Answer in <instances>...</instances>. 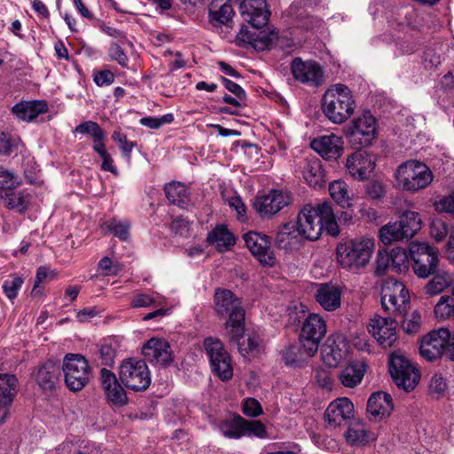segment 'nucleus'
<instances>
[{
	"instance_id": "obj_1",
	"label": "nucleus",
	"mask_w": 454,
	"mask_h": 454,
	"mask_svg": "<svg viewBox=\"0 0 454 454\" xmlns=\"http://www.w3.org/2000/svg\"><path fill=\"white\" fill-rule=\"evenodd\" d=\"M356 101L350 89L342 83L330 86L324 93L321 107L325 117L334 124H342L354 114Z\"/></svg>"
},
{
	"instance_id": "obj_2",
	"label": "nucleus",
	"mask_w": 454,
	"mask_h": 454,
	"mask_svg": "<svg viewBox=\"0 0 454 454\" xmlns=\"http://www.w3.org/2000/svg\"><path fill=\"white\" fill-rule=\"evenodd\" d=\"M214 303L218 316L229 317L224 324L226 332L231 330L232 338L240 336L245 325V310L241 301L231 291L218 289L215 294Z\"/></svg>"
},
{
	"instance_id": "obj_3",
	"label": "nucleus",
	"mask_w": 454,
	"mask_h": 454,
	"mask_svg": "<svg viewBox=\"0 0 454 454\" xmlns=\"http://www.w3.org/2000/svg\"><path fill=\"white\" fill-rule=\"evenodd\" d=\"M374 248V240L362 239L340 243L336 247L338 263L348 270L356 272L369 262Z\"/></svg>"
},
{
	"instance_id": "obj_4",
	"label": "nucleus",
	"mask_w": 454,
	"mask_h": 454,
	"mask_svg": "<svg viewBox=\"0 0 454 454\" xmlns=\"http://www.w3.org/2000/svg\"><path fill=\"white\" fill-rule=\"evenodd\" d=\"M397 184L405 191L416 192L426 188L433 181V174L429 168L416 160L402 163L396 169Z\"/></svg>"
},
{
	"instance_id": "obj_5",
	"label": "nucleus",
	"mask_w": 454,
	"mask_h": 454,
	"mask_svg": "<svg viewBox=\"0 0 454 454\" xmlns=\"http://www.w3.org/2000/svg\"><path fill=\"white\" fill-rule=\"evenodd\" d=\"M62 371L66 386L73 392L82 390L91 377L88 361L80 354H67L63 359Z\"/></svg>"
},
{
	"instance_id": "obj_6",
	"label": "nucleus",
	"mask_w": 454,
	"mask_h": 454,
	"mask_svg": "<svg viewBox=\"0 0 454 454\" xmlns=\"http://www.w3.org/2000/svg\"><path fill=\"white\" fill-rule=\"evenodd\" d=\"M411 267L419 278H428L439 267L436 250L424 242H411L409 246Z\"/></svg>"
},
{
	"instance_id": "obj_7",
	"label": "nucleus",
	"mask_w": 454,
	"mask_h": 454,
	"mask_svg": "<svg viewBox=\"0 0 454 454\" xmlns=\"http://www.w3.org/2000/svg\"><path fill=\"white\" fill-rule=\"evenodd\" d=\"M380 300L384 310L394 317H403L407 313L410 295L403 282L388 279L382 286Z\"/></svg>"
},
{
	"instance_id": "obj_8",
	"label": "nucleus",
	"mask_w": 454,
	"mask_h": 454,
	"mask_svg": "<svg viewBox=\"0 0 454 454\" xmlns=\"http://www.w3.org/2000/svg\"><path fill=\"white\" fill-rule=\"evenodd\" d=\"M120 380L133 391H145L151 384V372L144 360L129 359L120 366Z\"/></svg>"
},
{
	"instance_id": "obj_9",
	"label": "nucleus",
	"mask_w": 454,
	"mask_h": 454,
	"mask_svg": "<svg viewBox=\"0 0 454 454\" xmlns=\"http://www.w3.org/2000/svg\"><path fill=\"white\" fill-rule=\"evenodd\" d=\"M389 372L395 385L410 392L419 381V372L405 356L392 354L389 358Z\"/></svg>"
},
{
	"instance_id": "obj_10",
	"label": "nucleus",
	"mask_w": 454,
	"mask_h": 454,
	"mask_svg": "<svg viewBox=\"0 0 454 454\" xmlns=\"http://www.w3.org/2000/svg\"><path fill=\"white\" fill-rule=\"evenodd\" d=\"M321 203L317 206L305 205L298 214L294 223L299 236L308 240H317L323 231Z\"/></svg>"
},
{
	"instance_id": "obj_11",
	"label": "nucleus",
	"mask_w": 454,
	"mask_h": 454,
	"mask_svg": "<svg viewBox=\"0 0 454 454\" xmlns=\"http://www.w3.org/2000/svg\"><path fill=\"white\" fill-rule=\"evenodd\" d=\"M206 353L209 358L211 368L222 380H229L233 375L231 356L218 339L212 337L204 340Z\"/></svg>"
},
{
	"instance_id": "obj_12",
	"label": "nucleus",
	"mask_w": 454,
	"mask_h": 454,
	"mask_svg": "<svg viewBox=\"0 0 454 454\" xmlns=\"http://www.w3.org/2000/svg\"><path fill=\"white\" fill-rule=\"evenodd\" d=\"M326 333V324L321 316L310 313L303 322L300 341L307 356H313L318 350L319 342Z\"/></svg>"
},
{
	"instance_id": "obj_13",
	"label": "nucleus",
	"mask_w": 454,
	"mask_h": 454,
	"mask_svg": "<svg viewBox=\"0 0 454 454\" xmlns=\"http://www.w3.org/2000/svg\"><path fill=\"white\" fill-rule=\"evenodd\" d=\"M450 340V332L446 327L433 330L425 335L420 343L421 356L429 362L435 361L442 356L446 357V350Z\"/></svg>"
},
{
	"instance_id": "obj_14",
	"label": "nucleus",
	"mask_w": 454,
	"mask_h": 454,
	"mask_svg": "<svg viewBox=\"0 0 454 454\" xmlns=\"http://www.w3.org/2000/svg\"><path fill=\"white\" fill-rule=\"evenodd\" d=\"M398 321L394 317L374 316L368 325V331L384 348H390L397 340L396 326Z\"/></svg>"
},
{
	"instance_id": "obj_15",
	"label": "nucleus",
	"mask_w": 454,
	"mask_h": 454,
	"mask_svg": "<svg viewBox=\"0 0 454 454\" xmlns=\"http://www.w3.org/2000/svg\"><path fill=\"white\" fill-rule=\"evenodd\" d=\"M291 72L294 80L303 84L318 87L324 82V71L321 66L313 60L294 59L291 62Z\"/></svg>"
},
{
	"instance_id": "obj_16",
	"label": "nucleus",
	"mask_w": 454,
	"mask_h": 454,
	"mask_svg": "<svg viewBox=\"0 0 454 454\" xmlns=\"http://www.w3.org/2000/svg\"><path fill=\"white\" fill-rule=\"evenodd\" d=\"M377 134L376 119L367 111L354 121L350 140L355 145L368 146L376 139Z\"/></svg>"
},
{
	"instance_id": "obj_17",
	"label": "nucleus",
	"mask_w": 454,
	"mask_h": 454,
	"mask_svg": "<svg viewBox=\"0 0 454 454\" xmlns=\"http://www.w3.org/2000/svg\"><path fill=\"white\" fill-rule=\"evenodd\" d=\"M243 239L247 247L262 265L273 266L276 263V258L270 248V240L268 236L256 231H249L244 234Z\"/></svg>"
},
{
	"instance_id": "obj_18",
	"label": "nucleus",
	"mask_w": 454,
	"mask_h": 454,
	"mask_svg": "<svg viewBox=\"0 0 454 454\" xmlns=\"http://www.w3.org/2000/svg\"><path fill=\"white\" fill-rule=\"evenodd\" d=\"M346 168L356 180L363 181L370 177L376 166V158L367 151L358 150L346 160Z\"/></svg>"
},
{
	"instance_id": "obj_19",
	"label": "nucleus",
	"mask_w": 454,
	"mask_h": 454,
	"mask_svg": "<svg viewBox=\"0 0 454 454\" xmlns=\"http://www.w3.org/2000/svg\"><path fill=\"white\" fill-rule=\"evenodd\" d=\"M354 405L347 397L337 398L331 402L324 413L327 427L335 428L350 422L353 418Z\"/></svg>"
},
{
	"instance_id": "obj_20",
	"label": "nucleus",
	"mask_w": 454,
	"mask_h": 454,
	"mask_svg": "<svg viewBox=\"0 0 454 454\" xmlns=\"http://www.w3.org/2000/svg\"><path fill=\"white\" fill-rule=\"evenodd\" d=\"M239 12L244 20L256 29L267 25L270 15L266 0H242L239 4Z\"/></svg>"
},
{
	"instance_id": "obj_21",
	"label": "nucleus",
	"mask_w": 454,
	"mask_h": 454,
	"mask_svg": "<svg viewBox=\"0 0 454 454\" xmlns=\"http://www.w3.org/2000/svg\"><path fill=\"white\" fill-rule=\"evenodd\" d=\"M142 353L145 358L153 364L168 366L174 359L170 345L164 339H150L143 347Z\"/></svg>"
},
{
	"instance_id": "obj_22",
	"label": "nucleus",
	"mask_w": 454,
	"mask_h": 454,
	"mask_svg": "<svg viewBox=\"0 0 454 454\" xmlns=\"http://www.w3.org/2000/svg\"><path fill=\"white\" fill-rule=\"evenodd\" d=\"M290 203L287 193L280 191H271L269 194L257 197L254 207L262 217H270Z\"/></svg>"
},
{
	"instance_id": "obj_23",
	"label": "nucleus",
	"mask_w": 454,
	"mask_h": 454,
	"mask_svg": "<svg viewBox=\"0 0 454 454\" xmlns=\"http://www.w3.org/2000/svg\"><path fill=\"white\" fill-rule=\"evenodd\" d=\"M343 145L342 138L334 134L318 137L310 143L311 148L327 160L339 159L344 151Z\"/></svg>"
},
{
	"instance_id": "obj_24",
	"label": "nucleus",
	"mask_w": 454,
	"mask_h": 454,
	"mask_svg": "<svg viewBox=\"0 0 454 454\" xmlns=\"http://www.w3.org/2000/svg\"><path fill=\"white\" fill-rule=\"evenodd\" d=\"M18 392V379L14 374L0 373V424L9 415L10 407Z\"/></svg>"
},
{
	"instance_id": "obj_25",
	"label": "nucleus",
	"mask_w": 454,
	"mask_h": 454,
	"mask_svg": "<svg viewBox=\"0 0 454 454\" xmlns=\"http://www.w3.org/2000/svg\"><path fill=\"white\" fill-rule=\"evenodd\" d=\"M278 39V32L272 30L266 31H250L242 27L237 35V40L250 44L255 51H262L272 47Z\"/></svg>"
},
{
	"instance_id": "obj_26",
	"label": "nucleus",
	"mask_w": 454,
	"mask_h": 454,
	"mask_svg": "<svg viewBox=\"0 0 454 454\" xmlns=\"http://www.w3.org/2000/svg\"><path fill=\"white\" fill-rule=\"evenodd\" d=\"M316 301L326 311H334L340 307L341 291L332 283L317 284Z\"/></svg>"
},
{
	"instance_id": "obj_27",
	"label": "nucleus",
	"mask_w": 454,
	"mask_h": 454,
	"mask_svg": "<svg viewBox=\"0 0 454 454\" xmlns=\"http://www.w3.org/2000/svg\"><path fill=\"white\" fill-rule=\"evenodd\" d=\"M101 383L108 401L119 406L127 403L126 391L118 382L114 373L106 368L101 369Z\"/></svg>"
},
{
	"instance_id": "obj_28",
	"label": "nucleus",
	"mask_w": 454,
	"mask_h": 454,
	"mask_svg": "<svg viewBox=\"0 0 454 454\" xmlns=\"http://www.w3.org/2000/svg\"><path fill=\"white\" fill-rule=\"evenodd\" d=\"M394 409L392 396L386 392H375L367 402V413L375 421L389 416Z\"/></svg>"
},
{
	"instance_id": "obj_29",
	"label": "nucleus",
	"mask_w": 454,
	"mask_h": 454,
	"mask_svg": "<svg viewBox=\"0 0 454 454\" xmlns=\"http://www.w3.org/2000/svg\"><path fill=\"white\" fill-rule=\"evenodd\" d=\"M302 176L306 183L315 189L324 187L327 182L322 161L316 157L306 160Z\"/></svg>"
},
{
	"instance_id": "obj_30",
	"label": "nucleus",
	"mask_w": 454,
	"mask_h": 454,
	"mask_svg": "<svg viewBox=\"0 0 454 454\" xmlns=\"http://www.w3.org/2000/svg\"><path fill=\"white\" fill-rule=\"evenodd\" d=\"M60 374V366L53 361H47L38 367L35 379L42 389L51 390L59 382Z\"/></svg>"
},
{
	"instance_id": "obj_31",
	"label": "nucleus",
	"mask_w": 454,
	"mask_h": 454,
	"mask_svg": "<svg viewBox=\"0 0 454 454\" xmlns=\"http://www.w3.org/2000/svg\"><path fill=\"white\" fill-rule=\"evenodd\" d=\"M234 11L229 2L215 0L209 5L208 19L214 27L228 26L232 21Z\"/></svg>"
},
{
	"instance_id": "obj_32",
	"label": "nucleus",
	"mask_w": 454,
	"mask_h": 454,
	"mask_svg": "<svg viewBox=\"0 0 454 454\" xmlns=\"http://www.w3.org/2000/svg\"><path fill=\"white\" fill-rule=\"evenodd\" d=\"M12 113L22 121H30L48 111L45 101H22L12 106Z\"/></svg>"
},
{
	"instance_id": "obj_33",
	"label": "nucleus",
	"mask_w": 454,
	"mask_h": 454,
	"mask_svg": "<svg viewBox=\"0 0 454 454\" xmlns=\"http://www.w3.org/2000/svg\"><path fill=\"white\" fill-rule=\"evenodd\" d=\"M347 350L343 342L338 343L335 340L327 339L321 348L323 362L329 367H336L345 358Z\"/></svg>"
},
{
	"instance_id": "obj_34",
	"label": "nucleus",
	"mask_w": 454,
	"mask_h": 454,
	"mask_svg": "<svg viewBox=\"0 0 454 454\" xmlns=\"http://www.w3.org/2000/svg\"><path fill=\"white\" fill-rule=\"evenodd\" d=\"M347 442L352 446L364 445L375 439L373 434L368 431L359 419H352L344 434Z\"/></svg>"
},
{
	"instance_id": "obj_35",
	"label": "nucleus",
	"mask_w": 454,
	"mask_h": 454,
	"mask_svg": "<svg viewBox=\"0 0 454 454\" xmlns=\"http://www.w3.org/2000/svg\"><path fill=\"white\" fill-rule=\"evenodd\" d=\"M207 239L221 253L231 250L236 242L233 234L225 225H217L208 233Z\"/></svg>"
},
{
	"instance_id": "obj_36",
	"label": "nucleus",
	"mask_w": 454,
	"mask_h": 454,
	"mask_svg": "<svg viewBox=\"0 0 454 454\" xmlns=\"http://www.w3.org/2000/svg\"><path fill=\"white\" fill-rule=\"evenodd\" d=\"M430 277L432 278L424 286L426 294L430 296L440 294L453 283L452 276L449 272L440 270L439 267Z\"/></svg>"
},
{
	"instance_id": "obj_37",
	"label": "nucleus",
	"mask_w": 454,
	"mask_h": 454,
	"mask_svg": "<svg viewBox=\"0 0 454 454\" xmlns=\"http://www.w3.org/2000/svg\"><path fill=\"white\" fill-rule=\"evenodd\" d=\"M390 25L399 30H403L405 27L419 29L423 25V19L415 9L405 8L390 20Z\"/></svg>"
},
{
	"instance_id": "obj_38",
	"label": "nucleus",
	"mask_w": 454,
	"mask_h": 454,
	"mask_svg": "<svg viewBox=\"0 0 454 454\" xmlns=\"http://www.w3.org/2000/svg\"><path fill=\"white\" fill-rule=\"evenodd\" d=\"M364 374V364L351 363L339 374L340 382L347 387H354L361 382Z\"/></svg>"
},
{
	"instance_id": "obj_39",
	"label": "nucleus",
	"mask_w": 454,
	"mask_h": 454,
	"mask_svg": "<svg viewBox=\"0 0 454 454\" xmlns=\"http://www.w3.org/2000/svg\"><path fill=\"white\" fill-rule=\"evenodd\" d=\"M167 199L173 204L184 207L188 203V191L185 184L180 182H171L164 187Z\"/></svg>"
},
{
	"instance_id": "obj_40",
	"label": "nucleus",
	"mask_w": 454,
	"mask_h": 454,
	"mask_svg": "<svg viewBox=\"0 0 454 454\" xmlns=\"http://www.w3.org/2000/svg\"><path fill=\"white\" fill-rule=\"evenodd\" d=\"M245 419L235 415L231 419L223 420L219 424V430L227 438L239 439L244 436Z\"/></svg>"
},
{
	"instance_id": "obj_41",
	"label": "nucleus",
	"mask_w": 454,
	"mask_h": 454,
	"mask_svg": "<svg viewBox=\"0 0 454 454\" xmlns=\"http://www.w3.org/2000/svg\"><path fill=\"white\" fill-rule=\"evenodd\" d=\"M403 231L399 221L389 223L380 228V239L386 245L395 241L409 240V237H406Z\"/></svg>"
},
{
	"instance_id": "obj_42",
	"label": "nucleus",
	"mask_w": 454,
	"mask_h": 454,
	"mask_svg": "<svg viewBox=\"0 0 454 454\" xmlns=\"http://www.w3.org/2000/svg\"><path fill=\"white\" fill-rule=\"evenodd\" d=\"M0 196L8 208L16 209L19 212H23L29 201L27 194L22 192H14L13 189L4 191Z\"/></svg>"
},
{
	"instance_id": "obj_43",
	"label": "nucleus",
	"mask_w": 454,
	"mask_h": 454,
	"mask_svg": "<svg viewBox=\"0 0 454 454\" xmlns=\"http://www.w3.org/2000/svg\"><path fill=\"white\" fill-rule=\"evenodd\" d=\"M398 221L409 239H411L421 229V217L418 212L404 211Z\"/></svg>"
},
{
	"instance_id": "obj_44",
	"label": "nucleus",
	"mask_w": 454,
	"mask_h": 454,
	"mask_svg": "<svg viewBox=\"0 0 454 454\" xmlns=\"http://www.w3.org/2000/svg\"><path fill=\"white\" fill-rule=\"evenodd\" d=\"M321 216L323 222V230L327 234L336 237L340 233L339 225L334 218L333 209L329 202L321 203Z\"/></svg>"
},
{
	"instance_id": "obj_45",
	"label": "nucleus",
	"mask_w": 454,
	"mask_h": 454,
	"mask_svg": "<svg viewBox=\"0 0 454 454\" xmlns=\"http://www.w3.org/2000/svg\"><path fill=\"white\" fill-rule=\"evenodd\" d=\"M299 234L294 223H285L278 231L275 239V244L278 248L286 249L291 247L293 239Z\"/></svg>"
},
{
	"instance_id": "obj_46",
	"label": "nucleus",
	"mask_w": 454,
	"mask_h": 454,
	"mask_svg": "<svg viewBox=\"0 0 454 454\" xmlns=\"http://www.w3.org/2000/svg\"><path fill=\"white\" fill-rule=\"evenodd\" d=\"M329 192L333 200L342 207L350 206L348 187L345 182L333 181L329 185Z\"/></svg>"
},
{
	"instance_id": "obj_47",
	"label": "nucleus",
	"mask_w": 454,
	"mask_h": 454,
	"mask_svg": "<svg viewBox=\"0 0 454 454\" xmlns=\"http://www.w3.org/2000/svg\"><path fill=\"white\" fill-rule=\"evenodd\" d=\"M282 358L286 365H294L303 361L307 356L304 347L300 344H291L281 351Z\"/></svg>"
},
{
	"instance_id": "obj_48",
	"label": "nucleus",
	"mask_w": 454,
	"mask_h": 454,
	"mask_svg": "<svg viewBox=\"0 0 454 454\" xmlns=\"http://www.w3.org/2000/svg\"><path fill=\"white\" fill-rule=\"evenodd\" d=\"M389 256H391L390 266L392 271L402 273L408 268L407 261L410 254L408 255L404 250L395 247L390 251Z\"/></svg>"
},
{
	"instance_id": "obj_49",
	"label": "nucleus",
	"mask_w": 454,
	"mask_h": 454,
	"mask_svg": "<svg viewBox=\"0 0 454 454\" xmlns=\"http://www.w3.org/2000/svg\"><path fill=\"white\" fill-rule=\"evenodd\" d=\"M110 232L121 240H128L129 237L130 223L129 221L112 219L107 223Z\"/></svg>"
},
{
	"instance_id": "obj_50",
	"label": "nucleus",
	"mask_w": 454,
	"mask_h": 454,
	"mask_svg": "<svg viewBox=\"0 0 454 454\" xmlns=\"http://www.w3.org/2000/svg\"><path fill=\"white\" fill-rule=\"evenodd\" d=\"M244 333H241L240 336L233 337L231 336V330L226 332L227 336L230 340V342L233 345H235L239 351V353L242 356H246L249 352L253 351L258 345L257 341L254 340V338L248 337L247 339V347H244V343H241V339H244Z\"/></svg>"
},
{
	"instance_id": "obj_51",
	"label": "nucleus",
	"mask_w": 454,
	"mask_h": 454,
	"mask_svg": "<svg viewBox=\"0 0 454 454\" xmlns=\"http://www.w3.org/2000/svg\"><path fill=\"white\" fill-rule=\"evenodd\" d=\"M244 435L266 438L268 436L265 426L259 420H247L244 423Z\"/></svg>"
},
{
	"instance_id": "obj_52",
	"label": "nucleus",
	"mask_w": 454,
	"mask_h": 454,
	"mask_svg": "<svg viewBox=\"0 0 454 454\" xmlns=\"http://www.w3.org/2000/svg\"><path fill=\"white\" fill-rule=\"evenodd\" d=\"M452 299L449 295H443L434 307V314L436 317L441 319L450 318L453 316L452 304L450 301Z\"/></svg>"
},
{
	"instance_id": "obj_53",
	"label": "nucleus",
	"mask_w": 454,
	"mask_h": 454,
	"mask_svg": "<svg viewBox=\"0 0 454 454\" xmlns=\"http://www.w3.org/2000/svg\"><path fill=\"white\" fill-rule=\"evenodd\" d=\"M23 278L20 276H14L12 279L5 280L3 284V290L10 300H13L18 295V291L23 284Z\"/></svg>"
},
{
	"instance_id": "obj_54",
	"label": "nucleus",
	"mask_w": 454,
	"mask_h": 454,
	"mask_svg": "<svg viewBox=\"0 0 454 454\" xmlns=\"http://www.w3.org/2000/svg\"><path fill=\"white\" fill-rule=\"evenodd\" d=\"M391 256L386 250H379L376 258L375 274L379 277L386 274L390 266Z\"/></svg>"
},
{
	"instance_id": "obj_55",
	"label": "nucleus",
	"mask_w": 454,
	"mask_h": 454,
	"mask_svg": "<svg viewBox=\"0 0 454 454\" xmlns=\"http://www.w3.org/2000/svg\"><path fill=\"white\" fill-rule=\"evenodd\" d=\"M402 318V325L403 330L408 333H418L420 329V315L417 311H413L410 317H400Z\"/></svg>"
},
{
	"instance_id": "obj_56",
	"label": "nucleus",
	"mask_w": 454,
	"mask_h": 454,
	"mask_svg": "<svg viewBox=\"0 0 454 454\" xmlns=\"http://www.w3.org/2000/svg\"><path fill=\"white\" fill-rule=\"evenodd\" d=\"M101 365L112 366L114 363L115 350L110 345H102L97 351Z\"/></svg>"
},
{
	"instance_id": "obj_57",
	"label": "nucleus",
	"mask_w": 454,
	"mask_h": 454,
	"mask_svg": "<svg viewBox=\"0 0 454 454\" xmlns=\"http://www.w3.org/2000/svg\"><path fill=\"white\" fill-rule=\"evenodd\" d=\"M113 140L118 144L119 149L123 154L129 157L135 144L127 139V136L120 131H114L112 135Z\"/></svg>"
},
{
	"instance_id": "obj_58",
	"label": "nucleus",
	"mask_w": 454,
	"mask_h": 454,
	"mask_svg": "<svg viewBox=\"0 0 454 454\" xmlns=\"http://www.w3.org/2000/svg\"><path fill=\"white\" fill-rule=\"evenodd\" d=\"M19 184L18 177L12 172L0 168V189L9 191Z\"/></svg>"
},
{
	"instance_id": "obj_59",
	"label": "nucleus",
	"mask_w": 454,
	"mask_h": 454,
	"mask_svg": "<svg viewBox=\"0 0 454 454\" xmlns=\"http://www.w3.org/2000/svg\"><path fill=\"white\" fill-rule=\"evenodd\" d=\"M109 56L111 59L118 62V64L122 67H128L129 59L122 48L118 43H111L109 48Z\"/></svg>"
},
{
	"instance_id": "obj_60",
	"label": "nucleus",
	"mask_w": 454,
	"mask_h": 454,
	"mask_svg": "<svg viewBox=\"0 0 454 454\" xmlns=\"http://www.w3.org/2000/svg\"><path fill=\"white\" fill-rule=\"evenodd\" d=\"M75 132L90 135L92 138L104 132L100 126L92 121L82 122L75 128Z\"/></svg>"
},
{
	"instance_id": "obj_61",
	"label": "nucleus",
	"mask_w": 454,
	"mask_h": 454,
	"mask_svg": "<svg viewBox=\"0 0 454 454\" xmlns=\"http://www.w3.org/2000/svg\"><path fill=\"white\" fill-rule=\"evenodd\" d=\"M365 192L372 200H379L384 197L386 191L380 181L373 180L366 184Z\"/></svg>"
},
{
	"instance_id": "obj_62",
	"label": "nucleus",
	"mask_w": 454,
	"mask_h": 454,
	"mask_svg": "<svg viewBox=\"0 0 454 454\" xmlns=\"http://www.w3.org/2000/svg\"><path fill=\"white\" fill-rule=\"evenodd\" d=\"M243 413L248 417H257L262 413V408L260 403L254 398H247L244 401L242 406Z\"/></svg>"
},
{
	"instance_id": "obj_63",
	"label": "nucleus",
	"mask_w": 454,
	"mask_h": 454,
	"mask_svg": "<svg viewBox=\"0 0 454 454\" xmlns=\"http://www.w3.org/2000/svg\"><path fill=\"white\" fill-rule=\"evenodd\" d=\"M160 304L158 301L148 294H138L135 295L131 301L134 308H146L152 305Z\"/></svg>"
},
{
	"instance_id": "obj_64",
	"label": "nucleus",
	"mask_w": 454,
	"mask_h": 454,
	"mask_svg": "<svg viewBox=\"0 0 454 454\" xmlns=\"http://www.w3.org/2000/svg\"><path fill=\"white\" fill-rule=\"evenodd\" d=\"M221 81L224 87L232 94L235 95L240 101H243L247 98L246 91L236 82L225 78L221 77Z\"/></svg>"
}]
</instances>
